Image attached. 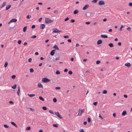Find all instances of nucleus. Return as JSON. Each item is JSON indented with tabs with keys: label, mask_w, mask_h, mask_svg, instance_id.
Returning <instances> with one entry per match:
<instances>
[{
	"label": "nucleus",
	"mask_w": 132,
	"mask_h": 132,
	"mask_svg": "<svg viewBox=\"0 0 132 132\" xmlns=\"http://www.w3.org/2000/svg\"><path fill=\"white\" fill-rule=\"evenodd\" d=\"M45 22L46 23H52L53 20H50L49 18H45Z\"/></svg>",
	"instance_id": "1"
},
{
	"label": "nucleus",
	"mask_w": 132,
	"mask_h": 132,
	"mask_svg": "<svg viewBox=\"0 0 132 132\" xmlns=\"http://www.w3.org/2000/svg\"><path fill=\"white\" fill-rule=\"evenodd\" d=\"M84 109H79V110L78 116H80L84 112Z\"/></svg>",
	"instance_id": "2"
},
{
	"label": "nucleus",
	"mask_w": 132,
	"mask_h": 132,
	"mask_svg": "<svg viewBox=\"0 0 132 132\" xmlns=\"http://www.w3.org/2000/svg\"><path fill=\"white\" fill-rule=\"evenodd\" d=\"M50 81V80L46 78H43L42 79V81L44 82H48Z\"/></svg>",
	"instance_id": "3"
},
{
	"label": "nucleus",
	"mask_w": 132,
	"mask_h": 132,
	"mask_svg": "<svg viewBox=\"0 0 132 132\" xmlns=\"http://www.w3.org/2000/svg\"><path fill=\"white\" fill-rule=\"evenodd\" d=\"M53 32L57 33L61 32V31L59 30L57 28H55L53 29Z\"/></svg>",
	"instance_id": "4"
},
{
	"label": "nucleus",
	"mask_w": 132,
	"mask_h": 132,
	"mask_svg": "<svg viewBox=\"0 0 132 132\" xmlns=\"http://www.w3.org/2000/svg\"><path fill=\"white\" fill-rule=\"evenodd\" d=\"M54 115H56L57 117L60 119H62V117L60 115L58 112H55Z\"/></svg>",
	"instance_id": "5"
},
{
	"label": "nucleus",
	"mask_w": 132,
	"mask_h": 132,
	"mask_svg": "<svg viewBox=\"0 0 132 132\" xmlns=\"http://www.w3.org/2000/svg\"><path fill=\"white\" fill-rule=\"evenodd\" d=\"M105 4L104 2L102 1H100L98 2V4L100 5H102Z\"/></svg>",
	"instance_id": "6"
},
{
	"label": "nucleus",
	"mask_w": 132,
	"mask_h": 132,
	"mask_svg": "<svg viewBox=\"0 0 132 132\" xmlns=\"http://www.w3.org/2000/svg\"><path fill=\"white\" fill-rule=\"evenodd\" d=\"M45 25L44 24H41L40 25V28L41 29H43L44 28Z\"/></svg>",
	"instance_id": "7"
},
{
	"label": "nucleus",
	"mask_w": 132,
	"mask_h": 132,
	"mask_svg": "<svg viewBox=\"0 0 132 132\" xmlns=\"http://www.w3.org/2000/svg\"><path fill=\"white\" fill-rule=\"evenodd\" d=\"M55 50H54L52 51L50 53V54L51 56H53L55 53Z\"/></svg>",
	"instance_id": "8"
},
{
	"label": "nucleus",
	"mask_w": 132,
	"mask_h": 132,
	"mask_svg": "<svg viewBox=\"0 0 132 132\" xmlns=\"http://www.w3.org/2000/svg\"><path fill=\"white\" fill-rule=\"evenodd\" d=\"M89 7V6L88 4H86L83 7L82 9L83 10H86Z\"/></svg>",
	"instance_id": "9"
},
{
	"label": "nucleus",
	"mask_w": 132,
	"mask_h": 132,
	"mask_svg": "<svg viewBox=\"0 0 132 132\" xmlns=\"http://www.w3.org/2000/svg\"><path fill=\"white\" fill-rule=\"evenodd\" d=\"M38 86L39 88H43V87L42 85L39 82L38 83Z\"/></svg>",
	"instance_id": "10"
},
{
	"label": "nucleus",
	"mask_w": 132,
	"mask_h": 132,
	"mask_svg": "<svg viewBox=\"0 0 132 132\" xmlns=\"http://www.w3.org/2000/svg\"><path fill=\"white\" fill-rule=\"evenodd\" d=\"M102 42V40L101 39L99 40L97 42V44L98 45L101 44Z\"/></svg>",
	"instance_id": "11"
},
{
	"label": "nucleus",
	"mask_w": 132,
	"mask_h": 132,
	"mask_svg": "<svg viewBox=\"0 0 132 132\" xmlns=\"http://www.w3.org/2000/svg\"><path fill=\"white\" fill-rule=\"evenodd\" d=\"M20 92V87L19 86L18 87V89L17 91V95L18 96H19V93Z\"/></svg>",
	"instance_id": "12"
},
{
	"label": "nucleus",
	"mask_w": 132,
	"mask_h": 132,
	"mask_svg": "<svg viewBox=\"0 0 132 132\" xmlns=\"http://www.w3.org/2000/svg\"><path fill=\"white\" fill-rule=\"evenodd\" d=\"M17 20L15 19H13L10 21V22H16L17 21Z\"/></svg>",
	"instance_id": "13"
},
{
	"label": "nucleus",
	"mask_w": 132,
	"mask_h": 132,
	"mask_svg": "<svg viewBox=\"0 0 132 132\" xmlns=\"http://www.w3.org/2000/svg\"><path fill=\"white\" fill-rule=\"evenodd\" d=\"M125 65L127 67H129L131 66L130 63H127L125 64Z\"/></svg>",
	"instance_id": "14"
},
{
	"label": "nucleus",
	"mask_w": 132,
	"mask_h": 132,
	"mask_svg": "<svg viewBox=\"0 0 132 132\" xmlns=\"http://www.w3.org/2000/svg\"><path fill=\"white\" fill-rule=\"evenodd\" d=\"M11 7V5H9L6 6V10H7L9 9Z\"/></svg>",
	"instance_id": "15"
},
{
	"label": "nucleus",
	"mask_w": 132,
	"mask_h": 132,
	"mask_svg": "<svg viewBox=\"0 0 132 132\" xmlns=\"http://www.w3.org/2000/svg\"><path fill=\"white\" fill-rule=\"evenodd\" d=\"M101 37H102L104 38H108V36L106 35H101Z\"/></svg>",
	"instance_id": "16"
},
{
	"label": "nucleus",
	"mask_w": 132,
	"mask_h": 132,
	"mask_svg": "<svg viewBox=\"0 0 132 132\" xmlns=\"http://www.w3.org/2000/svg\"><path fill=\"white\" fill-rule=\"evenodd\" d=\"M11 124L13 125L15 127L17 128L18 127V126L16 125V124L13 122H11Z\"/></svg>",
	"instance_id": "17"
},
{
	"label": "nucleus",
	"mask_w": 132,
	"mask_h": 132,
	"mask_svg": "<svg viewBox=\"0 0 132 132\" xmlns=\"http://www.w3.org/2000/svg\"><path fill=\"white\" fill-rule=\"evenodd\" d=\"M28 95L30 97H32L35 96V95L34 94H28Z\"/></svg>",
	"instance_id": "18"
},
{
	"label": "nucleus",
	"mask_w": 132,
	"mask_h": 132,
	"mask_svg": "<svg viewBox=\"0 0 132 132\" xmlns=\"http://www.w3.org/2000/svg\"><path fill=\"white\" fill-rule=\"evenodd\" d=\"M53 48H55L57 50H59V49L58 48V47L56 45H55L53 47Z\"/></svg>",
	"instance_id": "19"
},
{
	"label": "nucleus",
	"mask_w": 132,
	"mask_h": 132,
	"mask_svg": "<svg viewBox=\"0 0 132 132\" xmlns=\"http://www.w3.org/2000/svg\"><path fill=\"white\" fill-rule=\"evenodd\" d=\"M79 12V11H78L77 10H75L73 12V13L75 14H76L77 13H78Z\"/></svg>",
	"instance_id": "20"
},
{
	"label": "nucleus",
	"mask_w": 132,
	"mask_h": 132,
	"mask_svg": "<svg viewBox=\"0 0 132 132\" xmlns=\"http://www.w3.org/2000/svg\"><path fill=\"white\" fill-rule=\"evenodd\" d=\"M6 2H4L2 5V6L1 7V8H2L6 4Z\"/></svg>",
	"instance_id": "21"
},
{
	"label": "nucleus",
	"mask_w": 132,
	"mask_h": 132,
	"mask_svg": "<svg viewBox=\"0 0 132 132\" xmlns=\"http://www.w3.org/2000/svg\"><path fill=\"white\" fill-rule=\"evenodd\" d=\"M127 113L126 112V111H124L122 113V116H125Z\"/></svg>",
	"instance_id": "22"
},
{
	"label": "nucleus",
	"mask_w": 132,
	"mask_h": 132,
	"mask_svg": "<svg viewBox=\"0 0 132 132\" xmlns=\"http://www.w3.org/2000/svg\"><path fill=\"white\" fill-rule=\"evenodd\" d=\"M109 46L111 47H112L113 46V45L112 43H110L109 44Z\"/></svg>",
	"instance_id": "23"
},
{
	"label": "nucleus",
	"mask_w": 132,
	"mask_h": 132,
	"mask_svg": "<svg viewBox=\"0 0 132 132\" xmlns=\"http://www.w3.org/2000/svg\"><path fill=\"white\" fill-rule=\"evenodd\" d=\"M16 85L15 84L13 86H12V88L13 89H15L16 88Z\"/></svg>",
	"instance_id": "24"
},
{
	"label": "nucleus",
	"mask_w": 132,
	"mask_h": 132,
	"mask_svg": "<svg viewBox=\"0 0 132 132\" xmlns=\"http://www.w3.org/2000/svg\"><path fill=\"white\" fill-rule=\"evenodd\" d=\"M27 29V27L25 26L23 28V32H24L26 31Z\"/></svg>",
	"instance_id": "25"
},
{
	"label": "nucleus",
	"mask_w": 132,
	"mask_h": 132,
	"mask_svg": "<svg viewBox=\"0 0 132 132\" xmlns=\"http://www.w3.org/2000/svg\"><path fill=\"white\" fill-rule=\"evenodd\" d=\"M49 112L52 114L54 115V113L51 110H50L49 111Z\"/></svg>",
	"instance_id": "26"
},
{
	"label": "nucleus",
	"mask_w": 132,
	"mask_h": 132,
	"mask_svg": "<svg viewBox=\"0 0 132 132\" xmlns=\"http://www.w3.org/2000/svg\"><path fill=\"white\" fill-rule=\"evenodd\" d=\"M39 98L40 100L42 101H44V99L42 97V96H39Z\"/></svg>",
	"instance_id": "27"
},
{
	"label": "nucleus",
	"mask_w": 132,
	"mask_h": 132,
	"mask_svg": "<svg viewBox=\"0 0 132 132\" xmlns=\"http://www.w3.org/2000/svg\"><path fill=\"white\" fill-rule=\"evenodd\" d=\"M31 129V127L30 126H28L26 128V130H29Z\"/></svg>",
	"instance_id": "28"
},
{
	"label": "nucleus",
	"mask_w": 132,
	"mask_h": 132,
	"mask_svg": "<svg viewBox=\"0 0 132 132\" xmlns=\"http://www.w3.org/2000/svg\"><path fill=\"white\" fill-rule=\"evenodd\" d=\"M107 91L106 90H104L103 91V94H107Z\"/></svg>",
	"instance_id": "29"
},
{
	"label": "nucleus",
	"mask_w": 132,
	"mask_h": 132,
	"mask_svg": "<svg viewBox=\"0 0 132 132\" xmlns=\"http://www.w3.org/2000/svg\"><path fill=\"white\" fill-rule=\"evenodd\" d=\"M8 64V63L7 62H5L4 65L5 67H7Z\"/></svg>",
	"instance_id": "30"
},
{
	"label": "nucleus",
	"mask_w": 132,
	"mask_h": 132,
	"mask_svg": "<svg viewBox=\"0 0 132 132\" xmlns=\"http://www.w3.org/2000/svg\"><path fill=\"white\" fill-rule=\"evenodd\" d=\"M30 72L32 73L34 72V70L32 68H31L30 69Z\"/></svg>",
	"instance_id": "31"
},
{
	"label": "nucleus",
	"mask_w": 132,
	"mask_h": 132,
	"mask_svg": "<svg viewBox=\"0 0 132 132\" xmlns=\"http://www.w3.org/2000/svg\"><path fill=\"white\" fill-rule=\"evenodd\" d=\"M53 126L54 127H58V125L56 124H53Z\"/></svg>",
	"instance_id": "32"
},
{
	"label": "nucleus",
	"mask_w": 132,
	"mask_h": 132,
	"mask_svg": "<svg viewBox=\"0 0 132 132\" xmlns=\"http://www.w3.org/2000/svg\"><path fill=\"white\" fill-rule=\"evenodd\" d=\"M127 30L128 31H131V28L130 27L127 28Z\"/></svg>",
	"instance_id": "33"
},
{
	"label": "nucleus",
	"mask_w": 132,
	"mask_h": 132,
	"mask_svg": "<svg viewBox=\"0 0 132 132\" xmlns=\"http://www.w3.org/2000/svg\"><path fill=\"white\" fill-rule=\"evenodd\" d=\"M56 73L57 75H59L60 74V72L59 71L57 70L56 72Z\"/></svg>",
	"instance_id": "34"
},
{
	"label": "nucleus",
	"mask_w": 132,
	"mask_h": 132,
	"mask_svg": "<svg viewBox=\"0 0 132 132\" xmlns=\"http://www.w3.org/2000/svg\"><path fill=\"white\" fill-rule=\"evenodd\" d=\"M43 109L44 110H46L47 109V108L45 106H43L42 107Z\"/></svg>",
	"instance_id": "35"
},
{
	"label": "nucleus",
	"mask_w": 132,
	"mask_h": 132,
	"mask_svg": "<svg viewBox=\"0 0 132 132\" xmlns=\"http://www.w3.org/2000/svg\"><path fill=\"white\" fill-rule=\"evenodd\" d=\"M31 17V15H28L27 16V17H26V18H27L28 19H29Z\"/></svg>",
	"instance_id": "36"
},
{
	"label": "nucleus",
	"mask_w": 132,
	"mask_h": 132,
	"mask_svg": "<svg viewBox=\"0 0 132 132\" xmlns=\"http://www.w3.org/2000/svg\"><path fill=\"white\" fill-rule=\"evenodd\" d=\"M57 100L56 98H54L53 99V101L54 102H57Z\"/></svg>",
	"instance_id": "37"
},
{
	"label": "nucleus",
	"mask_w": 132,
	"mask_h": 132,
	"mask_svg": "<svg viewBox=\"0 0 132 132\" xmlns=\"http://www.w3.org/2000/svg\"><path fill=\"white\" fill-rule=\"evenodd\" d=\"M87 121L88 122H90L91 120H90V118H89V117L88 118Z\"/></svg>",
	"instance_id": "38"
},
{
	"label": "nucleus",
	"mask_w": 132,
	"mask_h": 132,
	"mask_svg": "<svg viewBox=\"0 0 132 132\" xmlns=\"http://www.w3.org/2000/svg\"><path fill=\"white\" fill-rule=\"evenodd\" d=\"M68 73L70 75H72V72L71 71H69L68 72Z\"/></svg>",
	"instance_id": "39"
},
{
	"label": "nucleus",
	"mask_w": 132,
	"mask_h": 132,
	"mask_svg": "<svg viewBox=\"0 0 132 132\" xmlns=\"http://www.w3.org/2000/svg\"><path fill=\"white\" fill-rule=\"evenodd\" d=\"M16 76L15 75H13L11 76V78L12 79H14L15 78Z\"/></svg>",
	"instance_id": "40"
},
{
	"label": "nucleus",
	"mask_w": 132,
	"mask_h": 132,
	"mask_svg": "<svg viewBox=\"0 0 132 132\" xmlns=\"http://www.w3.org/2000/svg\"><path fill=\"white\" fill-rule=\"evenodd\" d=\"M60 59V57H56L55 59V60H59Z\"/></svg>",
	"instance_id": "41"
},
{
	"label": "nucleus",
	"mask_w": 132,
	"mask_h": 132,
	"mask_svg": "<svg viewBox=\"0 0 132 132\" xmlns=\"http://www.w3.org/2000/svg\"><path fill=\"white\" fill-rule=\"evenodd\" d=\"M21 41L20 40H18V43L19 44H21Z\"/></svg>",
	"instance_id": "42"
},
{
	"label": "nucleus",
	"mask_w": 132,
	"mask_h": 132,
	"mask_svg": "<svg viewBox=\"0 0 132 132\" xmlns=\"http://www.w3.org/2000/svg\"><path fill=\"white\" fill-rule=\"evenodd\" d=\"M55 89L57 90H59L61 89V87H56L55 88Z\"/></svg>",
	"instance_id": "43"
},
{
	"label": "nucleus",
	"mask_w": 132,
	"mask_h": 132,
	"mask_svg": "<svg viewBox=\"0 0 132 132\" xmlns=\"http://www.w3.org/2000/svg\"><path fill=\"white\" fill-rule=\"evenodd\" d=\"M65 38H69V36H63Z\"/></svg>",
	"instance_id": "44"
},
{
	"label": "nucleus",
	"mask_w": 132,
	"mask_h": 132,
	"mask_svg": "<svg viewBox=\"0 0 132 132\" xmlns=\"http://www.w3.org/2000/svg\"><path fill=\"white\" fill-rule=\"evenodd\" d=\"M4 127H5V128H7L9 127V126L6 125H4Z\"/></svg>",
	"instance_id": "45"
},
{
	"label": "nucleus",
	"mask_w": 132,
	"mask_h": 132,
	"mask_svg": "<svg viewBox=\"0 0 132 132\" xmlns=\"http://www.w3.org/2000/svg\"><path fill=\"white\" fill-rule=\"evenodd\" d=\"M79 132H85L82 129H80L79 130Z\"/></svg>",
	"instance_id": "46"
},
{
	"label": "nucleus",
	"mask_w": 132,
	"mask_h": 132,
	"mask_svg": "<svg viewBox=\"0 0 132 132\" xmlns=\"http://www.w3.org/2000/svg\"><path fill=\"white\" fill-rule=\"evenodd\" d=\"M100 62H100V61H98H98H96V63L97 64H99L100 63Z\"/></svg>",
	"instance_id": "47"
},
{
	"label": "nucleus",
	"mask_w": 132,
	"mask_h": 132,
	"mask_svg": "<svg viewBox=\"0 0 132 132\" xmlns=\"http://www.w3.org/2000/svg\"><path fill=\"white\" fill-rule=\"evenodd\" d=\"M32 60V59L31 58H30L28 59V61L29 62H31V61Z\"/></svg>",
	"instance_id": "48"
},
{
	"label": "nucleus",
	"mask_w": 132,
	"mask_h": 132,
	"mask_svg": "<svg viewBox=\"0 0 132 132\" xmlns=\"http://www.w3.org/2000/svg\"><path fill=\"white\" fill-rule=\"evenodd\" d=\"M97 102H94L93 103V104L94 105H96L97 104Z\"/></svg>",
	"instance_id": "49"
},
{
	"label": "nucleus",
	"mask_w": 132,
	"mask_h": 132,
	"mask_svg": "<svg viewBox=\"0 0 132 132\" xmlns=\"http://www.w3.org/2000/svg\"><path fill=\"white\" fill-rule=\"evenodd\" d=\"M69 18H67L64 19V21H66L69 19Z\"/></svg>",
	"instance_id": "50"
},
{
	"label": "nucleus",
	"mask_w": 132,
	"mask_h": 132,
	"mask_svg": "<svg viewBox=\"0 0 132 132\" xmlns=\"http://www.w3.org/2000/svg\"><path fill=\"white\" fill-rule=\"evenodd\" d=\"M123 26H121L120 28V29L119 30L120 31H121L122 30V29L123 28Z\"/></svg>",
	"instance_id": "51"
},
{
	"label": "nucleus",
	"mask_w": 132,
	"mask_h": 132,
	"mask_svg": "<svg viewBox=\"0 0 132 132\" xmlns=\"http://www.w3.org/2000/svg\"><path fill=\"white\" fill-rule=\"evenodd\" d=\"M35 27V25H33L31 26V28L32 29H34Z\"/></svg>",
	"instance_id": "52"
},
{
	"label": "nucleus",
	"mask_w": 132,
	"mask_h": 132,
	"mask_svg": "<svg viewBox=\"0 0 132 132\" xmlns=\"http://www.w3.org/2000/svg\"><path fill=\"white\" fill-rule=\"evenodd\" d=\"M99 117H100V118L102 119H103V117H102L100 114L99 115Z\"/></svg>",
	"instance_id": "53"
},
{
	"label": "nucleus",
	"mask_w": 132,
	"mask_h": 132,
	"mask_svg": "<svg viewBox=\"0 0 132 132\" xmlns=\"http://www.w3.org/2000/svg\"><path fill=\"white\" fill-rule=\"evenodd\" d=\"M97 0H93L92 1V2L94 3H95L97 2Z\"/></svg>",
	"instance_id": "54"
},
{
	"label": "nucleus",
	"mask_w": 132,
	"mask_h": 132,
	"mask_svg": "<svg viewBox=\"0 0 132 132\" xmlns=\"http://www.w3.org/2000/svg\"><path fill=\"white\" fill-rule=\"evenodd\" d=\"M129 5L130 6H132V3H129Z\"/></svg>",
	"instance_id": "55"
},
{
	"label": "nucleus",
	"mask_w": 132,
	"mask_h": 132,
	"mask_svg": "<svg viewBox=\"0 0 132 132\" xmlns=\"http://www.w3.org/2000/svg\"><path fill=\"white\" fill-rule=\"evenodd\" d=\"M42 18H40L39 19V20H38V21L39 22H40L42 20Z\"/></svg>",
	"instance_id": "56"
},
{
	"label": "nucleus",
	"mask_w": 132,
	"mask_h": 132,
	"mask_svg": "<svg viewBox=\"0 0 132 132\" xmlns=\"http://www.w3.org/2000/svg\"><path fill=\"white\" fill-rule=\"evenodd\" d=\"M36 36L35 35H34L32 36L31 37V38H36Z\"/></svg>",
	"instance_id": "57"
},
{
	"label": "nucleus",
	"mask_w": 132,
	"mask_h": 132,
	"mask_svg": "<svg viewBox=\"0 0 132 132\" xmlns=\"http://www.w3.org/2000/svg\"><path fill=\"white\" fill-rule=\"evenodd\" d=\"M71 22H75V20H74V19H71Z\"/></svg>",
	"instance_id": "58"
},
{
	"label": "nucleus",
	"mask_w": 132,
	"mask_h": 132,
	"mask_svg": "<svg viewBox=\"0 0 132 132\" xmlns=\"http://www.w3.org/2000/svg\"><path fill=\"white\" fill-rule=\"evenodd\" d=\"M118 45H119V46H121V42H119L118 43Z\"/></svg>",
	"instance_id": "59"
},
{
	"label": "nucleus",
	"mask_w": 132,
	"mask_h": 132,
	"mask_svg": "<svg viewBox=\"0 0 132 132\" xmlns=\"http://www.w3.org/2000/svg\"><path fill=\"white\" fill-rule=\"evenodd\" d=\"M87 122L86 121H84L83 123V124L84 125H85L87 124Z\"/></svg>",
	"instance_id": "60"
},
{
	"label": "nucleus",
	"mask_w": 132,
	"mask_h": 132,
	"mask_svg": "<svg viewBox=\"0 0 132 132\" xmlns=\"http://www.w3.org/2000/svg\"><path fill=\"white\" fill-rule=\"evenodd\" d=\"M68 71V70L67 69H65L64 70V71L65 72H67Z\"/></svg>",
	"instance_id": "61"
},
{
	"label": "nucleus",
	"mask_w": 132,
	"mask_h": 132,
	"mask_svg": "<svg viewBox=\"0 0 132 132\" xmlns=\"http://www.w3.org/2000/svg\"><path fill=\"white\" fill-rule=\"evenodd\" d=\"M58 12V11H57V10H56L54 12V13H57Z\"/></svg>",
	"instance_id": "62"
},
{
	"label": "nucleus",
	"mask_w": 132,
	"mask_h": 132,
	"mask_svg": "<svg viewBox=\"0 0 132 132\" xmlns=\"http://www.w3.org/2000/svg\"><path fill=\"white\" fill-rule=\"evenodd\" d=\"M9 103H11V104H13V102L12 101H10L9 102Z\"/></svg>",
	"instance_id": "63"
},
{
	"label": "nucleus",
	"mask_w": 132,
	"mask_h": 132,
	"mask_svg": "<svg viewBox=\"0 0 132 132\" xmlns=\"http://www.w3.org/2000/svg\"><path fill=\"white\" fill-rule=\"evenodd\" d=\"M35 54L36 55H37L38 54V53L37 52H36L35 53Z\"/></svg>",
	"instance_id": "64"
}]
</instances>
